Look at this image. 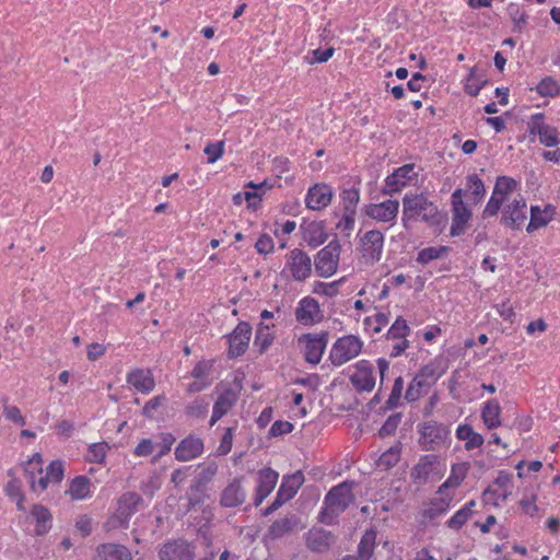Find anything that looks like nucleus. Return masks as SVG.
I'll return each mask as SVG.
<instances>
[{"mask_svg": "<svg viewBox=\"0 0 560 560\" xmlns=\"http://www.w3.org/2000/svg\"><path fill=\"white\" fill-rule=\"evenodd\" d=\"M354 481L346 480L332 487L324 498L319 521L326 525L337 523L338 516L354 501Z\"/></svg>", "mask_w": 560, "mask_h": 560, "instance_id": "1", "label": "nucleus"}, {"mask_svg": "<svg viewBox=\"0 0 560 560\" xmlns=\"http://www.w3.org/2000/svg\"><path fill=\"white\" fill-rule=\"evenodd\" d=\"M420 219L430 225L439 222L438 207L423 194H406L402 198V222Z\"/></svg>", "mask_w": 560, "mask_h": 560, "instance_id": "2", "label": "nucleus"}, {"mask_svg": "<svg viewBox=\"0 0 560 560\" xmlns=\"http://www.w3.org/2000/svg\"><path fill=\"white\" fill-rule=\"evenodd\" d=\"M418 444L422 451L433 452L444 446L450 438V429L438 421L429 420L417 425Z\"/></svg>", "mask_w": 560, "mask_h": 560, "instance_id": "3", "label": "nucleus"}, {"mask_svg": "<svg viewBox=\"0 0 560 560\" xmlns=\"http://www.w3.org/2000/svg\"><path fill=\"white\" fill-rule=\"evenodd\" d=\"M363 348V341L355 335H346L338 338L331 346L329 360L332 365L341 366L357 358Z\"/></svg>", "mask_w": 560, "mask_h": 560, "instance_id": "4", "label": "nucleus"}, {"mask_svg": "<svg viewBox=\"0 0 560 560\" xmlns=\"http://www.w3.org/2000/svg\"><path fill=\"white\" fill-rule=\"evenodd\" d=\"M312 268L313 262L310 255L300 248H294L285 255L282 275L285 278L302 282L311 276Z\"/></svg>", "mask_w": 560, "mask_h": 560, "instance_id": "5", "label": "nucleus"}, {"mask_svg": "<svg viewBox=\"0 0 560 560\" xmlns=\"http://www.w3.org/2000/svg\"><path fill=\"white\" fill-rule=\"evenodd\" d=\"M384 242V234L380 230H370L359 236V250L363 264L372 266L381 260Z\"/></svg>", "mask_w": 560, "mask_h": 560, "instance_id": "6", "label": "nucleus"}, {"mask_svg": "<svg viewBox=\"0 0 560 560\" xmlns=\"http://www.w3.org/2000/svg\"><path fill=\"white\" fill-rule=\"evenodd\" d=\"M340 252V243L335 238L317 253L314 267L319 277L328 278L337 271Z\"/></svg>", "mask_w": 560, "mask_h": 560, "instance_id": "7", "label": "nucleus"}, {"mask_svg": "<svg viewBox=\"0 0 560 560\" xmlns=\"http://www.w3.org/2000/svg\"><path fill=\"white\" fill-rule=\"evenodd\" d=\"M411 329L407 324V320L401 316H398L393 323L388 331L386 332V340L390 343V350L388 352L390 358L400 357L407 348H409V341L406 339L410 334Z\"/></svg>", "mask_w": 560, "mask_h": 560, "instance_id": "8", "label": "nucleus"}, {"mask_svg": "<svg viewBox=\"0 0 560 560\" xmlns=\"http://www.w3.org/2000/svg\"><path fill=\"white\" fill-rule=\"evenodd\" d=\"M350 383L359 393L372 392L376 384L374 365L369 360H360L353 366Z\"/></svg>", "mask_w": 560, "mask_h": 560, "instance_id": "9", "label": "nucleus"}, {"mask_svg": "<svg viewBox=\"0 0 560 560\" xmlns=\"http://www.w3.org/2000/svg\"><path fill=\"white\" fill-rule=\"evenodd\" d=\"M364 214L378 223L394 225L399 212V201L387 199L378 203L365 205Z\"/></svg>", "mask_w": 560, "mask_h": 560, "instance_id": "10", "label": "nucleus"}, {"mask_svg": "<svg viewBox=\"0 0 560 560\" xmlns=\"http://www.w3.org/2000/svg\"><path fill=\"white\" fill-rule=\"evenodd\" d=\"M526 209V201L521 195H517L512 200L505 201L501 223L513 230H518L527 218Z\"/></svg>", "mask_w": 560, "mask_h": 560, "instance_id": "11", "label": "nucleus"}, {"mask_svg": "<svg viewBox=\"0 0 560 560\" xmlns=\"http://www.w3.org/2000/svg\"><path fill=\"white\" fill-rule=\"evenodd\" d=\"M464 191L462 188H457L452 194V207L453 218L451 234L453 236L459 235L464 232L465 225L471 218V211L463 201Z\"/></svg>", "mask_w": 560, "mask_h": 560, "instance_id": "12", "label": "nucleus"}, {"mask_svg": "<svg viewBox=\"0 0 560 560\" xmlns=\"http://www.w3.org/2000/svg\"><path fill=\"white\" fill-rule=\"evenodd\" d=\"M161 560H194L195 547L185 539L164 542L159 549Z\"/></svg>", "mask_w": 560, "mask_h": 560, "instance_id": "13", "label": "nucleus"}, {"mask_svg": "<svg viewBox=\"0 0 560 560\" xmlns=\"http://www.w3.org/2000/svg\"><path fill=\"white\" fill-rule=\"evenodd\" d=\"M327 340V332L320 335L305 334L299 339V343L304 347V357L308 363L315 365L320 362Z\"/></svg>", "mask_w": 560, "mask_h": 560, "instance_id": "14", "label": "nucleus"}, {"mask_svg": "<svg viewBox=\"0 0 560 560\" xmlns=\"http://www.w3.org/2000/svg\"><path fill=\"white\" fill-rule=\"evenodd\" d=\"M252 337V327L246 322H241L229 336V357L236 358L242 355L249 343Z\"/></svg>", "mask_w": 560, "mask_h": 560, "instance_id": "15", "label": "nucleus"}, {"mask_svg": "<svg viewBox=\"0 0 560 560\" xmlns=\"http://www.w3.org/2000/svg\"><path fill=\"white\" fill-rule=\"evenodd\" d=\"M279 479V474L272 468H262L257 472V487L255 490L254 505L259 506L273 491Z\"/></svg>", "mask_w": 560, "mask_h": 560, "instance_id": "16", "label": "nucleus"}, {"mask_svg": "<svg viewBox=\"0 0 560 560\" xmlns=\"http://www.w3.org/2000/svg\"><path fill=\"white\" fill-rule=\"evenodd\" d=\"M415 175L416 173L413 164H405L398 167L386 177L385 186L382 192L384 195H393L399 192L407 185V182L410 180Z\"/></svg>", "mask_w": 560, "mask_h": 560, "instance_id": "17", "label": "nucleus"}, {"mask_svg": "<svg viewBox=\"0 0 560 560\" xmlns=\"http://www.w3.org/2000/svg\"><path fill=\"white\" fill-rule=\"evenodd\" d=\"M440 457L435 454H427L419 458L411 469L410 476L418 485H425L431 477L436 475V465Z\"/></svg>", "mask_w": 560, "mask_h": 560, "instance_id": "18", "label": "nucleus"}, {"mask_svg": "<svg viewBox=\"0 0 560 560\" xmlns=\"http://www.w3.org/2000/svg\"><path fill=\"white\" fill-rule=\"evenodd\" d=\"M295 318L304 326L320 322L322 314L318 302L310 296L303 298L295 308Z\"/></svg>", "mask_w": 560, "mask_h": 560, "instance_id": "19", "label": "nucleus"}, {"mask_svg": "<svg viewBox=\"0 0 560 560\" xmlns=\"http://www.w3.org/2000/svg\"><path fill=\"white\" fill-rule=\"evenodd\" d=\"M332 195L330 186L326 184H316L308 189L305 197V205L311 210H322L329 206Z\"/></svg>", "mask_w": 560, "mask_h": 560, "instance_id": "20", "label": "nucleus"}, {"mask_svg": "<svg viewBox=\"0 0 560 560\" xmlns=\"http://www.w3.org/2000/svg\"><path fill=\"white\" fill-rule=\"evenodd\" d=\"M203 442L200 438L189 435L183 439L175 448L174 455L178 462H189L203 453Z\"/></svg>", "mask_w": 560, "mask_h": 560, "instance_id": "21", "label": "nucleus"}, {"mask_svg": "<svg viewBox=\"0 0 560 560\" xmlns=\"http://www.w3.org/2000/svg\"><path fill=\"white\" fill-rule=\"evenodd\" d=\"M247 497L242 486V478L233 479L221 492L220 504L223 508H236L242 505Z\"/></svg>", "mask_w": 560, "mask_h": 560, "instance_id": "22", "label": "nucleus"}, {"mask_svg": "<svg viewBox=\"0 0 560 560\" xmlns=\"http://www.w3.org/2000/svg\"><path fill=\"white\" fill-rule=\"evenodd\" d=\"M238 399L237 393L232 388H226L217 398L212 416L210 419V425H214L224 415H226Z\"/></svg>", "mask_w": 560, "mask_h": 560, "instance_id": "23", "label": "nucleus"}, {"mask_svg": "<svg viewBox=\"0 0 560 560\" xmlns=\"http://www.w3.org/2000/svg\"><path fill=\"white\" fill-rule=\"evenodd\" d=\"M304 480L302 471H295L290 476H284L276 497L284 504L296 494L298 490L304 483Z\"/></svg>", "mask_w": 560, "mask_h": 560, "instance_id": "24", "label": "nucleus"}, {"mask_svg": "<svg viewBox=\"0 0 560 560\" xmlns=\"http://www.w3.org/2000/svg\"><path fill=\"white\" fill-rule=\"evenodd\" d=\"M306 546L315 552L327 551L334 542L332 535L323 528H312L305 536Z\"/></svg>", "mask_w": 560, "mask_h": 560, "instance_id": "25", "label": "nucleus"}, {"mask_svg": "<svg viewBox=\"0 0 560 560\" xmlns=\"http://www.w3.org/2000/svg\"><path fill=\"white\" fill-rule=\"evenodd\" d=\"M127 383L140 393L148 394L155 386L151 371L136 369L127 374Z\"/></svg>", "mask_w": 560, "mask_h": 560, "instance_id": "26", "label": "nucleus"}, {"mask_svg": "<svg viewBox=\"0 0 560 560\" xmlns=\"http://www.w3.org/2000/svg\"><path fill=\"white\" fill-rule=\"evenodd\" d=\"M95 560H132V557L124 545L108 542L96 548Z\"/></svg>", "mask_w": 560, "mask_h": 560, "instance_id": "27", "label": "nucleus"}, {"mask_svg": "<svg viewBox=\"0 0 560 560\" xmlns=\"http://www.w3.org/2000/svg\"><path fill=\"white\" fill-rule=\"evenodd\" d=\"M300 520L291 514L276 520L268 528V536L271 539H279L292 533L299 526Z\"/></svg>", "mask_w": 560, "mask_h": 560, "instance_id": "28", "label": "nucleus"}, {"mask_svg": "<svg viewBox=\"0 0 560 560\" xmlns=\"http://www.w3.org/2000/svg\"><path fill=\"white\" fill-rule=\"evenodd\" d=\"M555 213V208L550 205L546 206L544 209H540L538 206H532L530 220L526 231L532 233L539 228L546 226L553 219Z\"/></svg>", "mask_w": 560, "mask_h": 560, "instance_id": "29", "label": "nucleus"}, {"mask_svg": "<svg viewBox=\"0 0 560 560\" xmlns=\"http://www.w3.org/2000/svg\"><path fill=\"white\" fill-rule=\"evenodd\" d=\"M463 191L472 205H478L486 195L485 184L477 174H469L466 177V187Z\"/></svg>", "mask_w": 560, "mask_h": 560, "instance_id": "30", "label": "nucleus"}, {"mask_svg": "<svg viewBox=\"0 0 560 560\" xmlns=\"http://www.w3.org/2000/svg\"><path fill=\"white\" fill-rule=\"evenodd\" d=\"M456 438L460 441H465V450L472 451L482 446L485 440L483 436L477 433L470 424H459L456 429Z\"/></svg>", "mask_w": 560, "mask_h": 560, "instance_id": "31", "label": "nucleus"}, {"mask_svg": "<svg viewBox=\"0 0 560 560\" xmlns=\"http://www.w3.org/2000/svg\"><path fill=\"white\" fill-rule=\"evenodd\" d=\"M501 407L498 400L490 399L483 404L481 409V419L488 429H494L501 425Z\"/></svg>", "mask_w": 560, "mask_h": 560, "instance_id": "32", "label": "nucleus"}, {"mask_svg": "<svg viewBox=\"0 0 560 560\" xmlns=\"http://www.w3.org/2000/svg\"><path fill=\"white\" fill-rule=\"evenodd\" d=\"M31 515L36 523V535L42 536L50 529L52 516L47 508L40 504H35L32 509Z\"/></svg>", "mask_w": 560, "mask_h": 560, "instance_id": "33", "label": "nucleus"}, {"mask_svg": "<svg viewBox=\"0 0 560 560\" xmlns=\"http://www.w3.org/2000/svg\"><path fill=\"white\" fill-rule=\"evenodd\" d=\"M328 238L323 223L312 222L304 230V240L311 247H318Z\"/></svg>", "mask_w": 560, "mask_h": 560, "instance_id": "34", "label": "nucleus"}, {"mask_svg": "<svg viewBox=\"0 0 560 560\" xmlns=\"http://www.w3.org/2000/svg\"><path fill=\"white\" fill-rule=\"evenodd\" d=\"M68 493L73 500H83L91 495V481L85 476L75 477L69 487Z\"/></svg>", "mask_w": 560, "mask_h": 560, "instance_id": "35", "label": "nucleus"}, {"mask_svg": "<svg viewBox=\"0 0 560 560\" xmlns=\"http://www.w3.org/2000/svg\"><path fill=\"white\" fill-rule=\"evenodd\" d=\"M142 502V498L136 492H127L119 499V513L125 516H131L138 509V505Z\"/></svg>", "mask_w": 560, "mask_h": 560, "instance_id": "36", "label": "nucleus"}, {"mask_svg": "<svg viewBox=\"0 0 560 560\" xmlns=\"http://www.w3.org/2000/svg\"><path fill=\"white\" fill-rule=\"evenodd\" d=\"M469 470V463L454 464L451 469V475L446 481L440 487V490L448 487H458L466 478Z\"/></svg>", "mask_w": 560, "mask_h": 560, "instance_id": "37", "label": "nucleus"}, {"mask_svg": "<svg viewBox=\"0 0 560 560\" xmlns=\"http://www.w3.org/2000/svg\"><path fill=\"white\" fill-rule=\"evenodd\" d=\"M376 540V532L371 529L366 530L362 536L358 546L359 560H370L373 555Z\"/></svg>", "mask_w": 560, "mask_h": 560, "instance_id": "38", "label": "nucleus"}, {"mask_svg": "<svg viewBox=\"0 0 560 560\" xmlns=\"http://www.w3.org/2000/svg\"><path fill=\"white\" fill-rule=\"evenodd\" d=\"M450 253V247L441 245L436 247H425L418 253L417 262L428 265L429 262L443 258Z\"/></svg>", "mask_w": 560, "mask_h": 560, "instance_id": "39", "label": "nucleus"}, {"mask_svg": "<svg viewBox=\"0 0 560 560\" xmlns=\"http://www.w3.org/2000/svg\"><path fill=\"white\" fill-rule=\"evenodd\" d=\"M517 187V182L508 176H499L494 185L492 194L509 201V195L513 192Z\"/></svg>", "mask_w": 560, "mask_h": 560, "instance_id": "40", "label": "nucleus"}, {"mask_svg": "<svg viewBox=\"0 0 560 560\" xmlns=\"http://www.w3.org/2000/svg\"><path fill=\"white\" fill-rule=\"evenodd\" d=\"M475 501L467 502L463 508H460L448 521L447 527L451 529H459L462 526L468 521V518L472 514V508L475 506Z\"/></svg>", "mask_w": 560, "mask_h": 560, "instance_id": "41", "label": "nucleus"}, {"mask_svg": "<svg viewBox=\"0 0 560 560\" xmlns=\"http://www.w3.org/2000/svg\"><path fill=\"white\" fill-rule=\"evenodd\" d=\"M42 465L43 459L40 454L38 453L34 454L25 464L24 471L33 490H36L35 474L38 472L39 475H42L43 472Z\"/></svg>", "mask_w": 560, "mask_h": 560, "instance_id": "42", "label": "nucleus"}, {"mask_svg": "<svg viewBox=\"0 0 560 560\" xmlns=\"http://www.w3.org/2000/svg\"><path fill=\"white\" fill-rule=\"evenodd\" d=\"M340 198L342 201L343 211L357 213V206L360 201L359 187L352 186L350 188H345L341 191Z\"/></svg>", "mask_w": 560, "mask_h": 560, "instance_id": "43", "label": "nucleus"}, {"mask_svg": "<svg viewBox=\"0 0 560 560\" xmlns=\"http://www.w3.org/2000/svg\"><path fill=\"white\" fill-rule=\"evenodd\" d=\"M271 327H273V325L270 326L268 324L260 323L257 328L254 343L259 348L260 352L266 351L272 343L273 335L271 332Z\"/></svg>", "mask_w": 560, "mask_h": 560, "instance_id": "44", "label": "nucleus"}, {"mask_svg": "<svg viewBox=\"0 0 560 560\" xmlns=\"http://www.w3.org/2000/svg\"><path fill=\"white\" fill-rule=\"evenodd\" d=\"M488 80L477 74L476 68H471L465 84V91L471 96H477Z\"/></svg>", "mask_w": 560, "mask_h": 560, "instance_id": "45", "label": "nucleus"}, {"mask_svg": "<svg viewBox=\"0 0 560 560\" xmlns=\"http://www.w3.org/2000/svg\"><path fill=\"white\" fill-rule=\"evenodd\" d=\"M206 489H207V486L199 483L195 480L192 481V483L190 485V487L186 493L189 509H192L196 505H198L205 501Z\"/></svg>", "mask_w": 560, "mask_h": 560, "instance_id": "46", "label": "nucleus"}, {"mask_svg": "<svg viewBox=\"0 0 560 560\" xmlns=\"http://www.w3.org/2000/svg\"><path fill=\"white\" fill-rule=\"evenodd\" d=\"M536 91L541 96L555 97L560 94V84L553 78L547 77L537 84Z\"/></svg>", "mask_w": 560, "mask_h": 560, "instance_id": "47", "label": "nucleus"}, {"mask_svg": "<svg viewBox=\"0 0 560 560\" xmlns=\"http://www.w3.org/2000/svg\"><path fill=\"white\" fill-rule=\"evenodd\" d=\"M175 440L176 439L172 433H168V432L161 433L158 436V441L154 442L155 447L159 448V452L154 456L153 460L156 462L159 458L166 455L171 451Z\"/></svg>", "mask_w": 560, "mask_h": 560, "instance_id": "48", "label": "nucleus"}, {"mask_svg": "<svg viewBox=\"0 0 560 560\" xmlns=\"http://www.w3.org/2000/svg\"><path fill=\"white\" fill-rule=\"evenodd\" d=\"M424 377V371L420 374H418L409 384L405 398L408 401H416L421 396L422 387L425 385V382L423 381Z\"/></svg>", "mask_w": 560, "mask_h": 560, "instance_id": "49", "label": "nucleus"}, {"mask_svg": "<svg viewBox=\"0 0 560 560\" xmlns=\"http://www.w3.org/2000/svg\"><path fill=\"white\" fill-rule=\"evenodd\" d=\"M512 479L513 476L510 472L500 471L494 480V486L502 491L501 495L504 500L512 493Z\"/></svg>", "mask_w": 560, "mask_h": 560, "instance_id": "50", "label": "nucleus"}, {"mask_svg": "<svg viewBox=\"0 0 560 560\" xmlns=\"http://www.w3.org/2000/svg\"><path fill=\"white\" fill-rule=\"evenodd\" d=\"M399 456L400 451L396 447H390L380 456L377 465L384 469H388L398 463Z\"/></svg>", "mask_w": 560, "mask_h": 560, "instance_id": "51", "label": "nucleus"}, {"mask_svg": "<svg viewBox=\"0 0 560 560\" xmlns=\"http://www.w3.org/2000/svg\"><path fill=\"white\" fill-rule=\"evenodd\" d=\"M203 152L208 156L209 164L215 163L223 155L224 141L208 143Z\"/></svg>", "mask_w": 560, "mask_h": 560, "instance_id": "52", "label": "nucleus"}, {"mask_svg": "<svg viewBox=\"0 0 560 560\" xmlns=\"http://www.w3.org/2000/svg\"><path fill=\"white\" fill-rule=\"evenodd\" d=\"M213 369V361H199L191 371V376L196 380H207Z\"/></svg>", "mask_w": 560, "mask_h": 560, "instance_id": "53", "label": "nucleus"}, {"mask_svg": "<svg viewBox=\"0 0 560 560\" xmlns=\"http://www.w3.org/2000/svg\"><path fill=\"white\" fill-rule=\"evenodd\" d=\"M218 465L215 463H209L206 466L201 467V470L198 472L195 481L207 486L213 477L217 475Z\"/></svg>", "mask_w": 560, "mask_h": 560, "instance_id": "54", "label": "nucleus"}, {"mask_svg": "<svg viewBox=\"0 0 560 560\" xmlns=\"http://www.w3.org/2000/svg\"><path fill=\"white\" fill-rule=\"evenodd\" d=\"M509 15L511 16L512 21L514 22L515 28L521 32L523 26L526 24V14L521 8L516 4H510L508 7Z\"/></svg>", "mask_w": 560, "mask_h": 560, "instance_id": "55", "label": "nucleus"}, {"mask_svg": "<svg viewBox=\"0 0 560 560\" xmlns=\"http://www.w3.org/2000/svg\"><path fill=\"white\" fill-rule=\"evenodd\" d=\"M209 408V402L203 398L196 399L191 405L187 407V415L195 418H203Z\"/></svg>", "mask_w": 560, "mask_h": 560, "instance_id": "56", "label": "nucleus"}, {"mask_svg": "<svg viewBox=\"0 0 560 560\" xmlns=\"http://www.w3.org/2000/svg\"><path fill=\"white\" fill-rule=\"evenodd\" d=\"M355 223V212H347L343 211V214L339 222L336 224V228L345 233L347 236L350 235L351 231L354 228Z\"/></svg>", "mask_w": 560, "mask_h": 560, "instance_id": "57", "label": "nucleus"}, {"mask_svg": "<svg viewBox=\"0 0 560 560\" xmlns=\"http://www.w3.org/2000/svg\"><path fill=\"white\" fill-rule=\"evenodd\" d=\"M400 415L389 416L378 431L380 436L385 438L394 434L400 423Z\"/></svg>", "mask_w": 560, "mask_h": 560, "instance_id": "58", "label": "nucleus"}, {"mask_svg": "<svg viewBox=\"0 0 560 560\" xmlns=\"http://www.w3.org/2000/svg\"><path fill=\"white\" fill-rule=\"evenodd\" d=\"M539 141L546 147H556L559 144L558 131L555 127L547 126L539 136Z\"/></svg>", "mask_w": 560, "mask_h": 560, "instance_id": "59", "label": "nucleus"}, {"mask_svg": "<svg viewBox=\"0 0 560 560\" xmlns=\"http://www.w3.org/2000/svg\"><path fill=\"white\" fill-rule=\"evenodd\" d=\"M108 445L106 443H94L89 448V460L101 463L106 456Z\"/></svg>", "mask_w": 560, "mask_h": 560, "instance_id": "60", "label": "nucleus"}, {"mask_svg": "<svg viewBox=\"0 0 560 560\" xmlns=\"http://www.w3.org/2000/svg\"><path fill=\"white\" fill-rule=\"evenodd\" d=\"M234 428H226L225 432L223 433L219 447L218 453L219 455H226L232 450V442L234 438Z\"/></svg>", "mask_w": 560, "mask_h": 560, "instance_id": "61", "label": "nucleus"}, {"mask_svg": "<svg viewBox=\"0 0 560 560\" xmlns=\"http://www.w3.org/2000/svg\"><path fill=\"white\" fill-rule=\"evenodd\" d=\"M46 476L51 482H60L63 478L62 463L60 460H52L47 467Z\"/></svg>", "mask_w": 560, "mask_h": 560, "instance_id": "62", "label": "nucleus"}, {"mask_svg": "<svg viewBox=\"0 0 560 560\" xmlns=\"http://www.w3.org/2000/svg\"><path fill=\"white\" fill-rule=\"evenodd\" d=\"M547 126L548 125L544 122V115L541 113H537L533 115L528 121V131L530 135H537L539 137Z\"/></svg>", "mask_w": 560, "mask_h": 560, "instance_id": "63", "label": "nucleus"}, {"mask_svg": "<svg viewBox=\"0 0 560 560\" xmlns=\"http://www.w3.org/2000/svg\"><path fill=\"white\" fill-rule=\"evenodd\" d=\"M155 448L154 441L151 439H142L133 450V455L137 457L149 456Z\"/></svg>", "mask_w": 560, "mask_h": 560, "instance_id": "64", "label": "nucleus"}]
</instances>
